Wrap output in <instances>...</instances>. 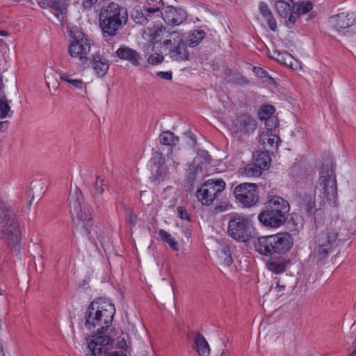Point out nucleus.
Returning a JSON list of instances; mask_svg holds the SVG:
<instances>
[{
  "label": "nucleus",
  "mask_w": 356,
  "mask_h": 356,
  "mask_svg": "<svg viewBox=\"0 0 356 356\" xmlns=\"http://www.w3.org/2000/svg\"><path fill=\"white\" fill-rule=\"evenodd\" d=\"M194 347L193 348L197 351L199 356H209L211 353L210 346L204 338V337L200 333L195 334L193 338Z\"/></svg>",
  "instance_id": "nucleus-28"
},
{
  "label": "nucleus",
  "mask_w": 356,
  "mask_h": 356,
  "mask_svg": "<svg viewBox=\"0 0 356 356\" xmlns=\"http://www.w3.org/2000/svg\"><path fill=\"white\" fill-rule=\"evenodd\" d=\"M267 269L275 274L284 272L286 269V264L281 260H270L266 264Z\"/></svg>",
  "instance_id": "nucleus-38"
},
{
  "label": "nucleus",
  "mask_w": 356,
  "mask_h": 356,
  "mask_svg": "<svg viewBox=\"0 0 356 356\" xmlns=\"http://www.w3.org/2000/svg\"><path fill=\"white\" fill-rule=\"evenodd\" d=\"M156 75L161 79H164L166 80H171L172 78V74L171 71L168 72H156Z\"/></svg>",
  "instance_id": "nucleus-48"
},
{
  "label": "nucleus",
  "mask_w": 356,
  "mask_h": 356,
  "mask_svg": "<svg viewBox=\"0 0 356 356\" xmlns=\"http://www.w3.org/2000/svg\"><path fill=\"white\" fill-rule=\"evenodd\" d=\"M7 33L6 31H0V35L1 36H6L7 35Z\"/></svg>",
  "instance_id": "nucleus-53"
},
{
  "label": "nucleus",
  "mask_w": 356,
  "mask_h": 356,
  "mask_svg": "<svg viewBox=\"0 0 356 356\" xmlns=\"http://www.w3.org/2000/svg\"><path fill=\"white\" fill-rule=\"evenodd\" d=\"M38 3L42 9L53 8L59 12L58 18L60 15L61 19H63L70 2L68 0H38Z\"/></svg>",
  "instance_id": "nucleus-23"
},
{
  "label": "nucleus",
  "mask_w": 356,
  "mask_h": 356,
  "mask_svg": "<svg viewBox=\"0 0 356 356\" xmlns=\"http://www.w3.org/2000/svg\"><path fill=\"white\" fill-rule=\"evenodd\" d=\"M158 234L163 241L168 244V245L172 250H179V248L178 242L175 240L174 237L172 236V235L170 233L161 229L159 230Z\"/></svg>",
  "instance_id": "nucleus-35"
},
{
  "label": "nucleus",
  "mask_w": 356,
  "mask_h": 356,
  "mask_svg": "<svg viewBox=\"0 0 356 356\" xmlns=\"http://www.w3.org/2000/svg\"><path fill=\"white\" fill-rule=\"evenodd\" d=\"M254 162L259 165L262 170H266L270 166L271 159L268 152H262L257 154Z\"/></svg>",
  "instance_id": "nucleus-33"
},
{
  "label": "nucleus",
  "mask_w": 356,
  "mask_h": 356,
  "mask_svg": "<svg viewBox=\"0 0 356 356\" xmlns=\"http://www.w3.org/2000/svg\"><path fill=\"white\" fill-rule=\"evenodd\" d=\"M259 9L261 15L266 19L269 29L273 31H275L277 28V22L273 17V13L269 10L267 4L264 2H261L259 5Z\"/></svg>",
  "instance_id": "nucleus-30"
},
{
  "label": "nucleus",
  "mask_w": 356,
  "mask_h": 356,
  "mask_svg": "<svg viewBox=\"0 0 356 356\" xmlns=\"http://www.w3.org/2000/svg\"><path fill=\"white\" fill-rule=\"evenodd\" d=\"M116 348L118 350L108 351L104 356H127V345L124 339L122 338L118 341Z\"/></svg>",
  "instance_id": "nucleus-39"
},
{
  "label": "nucleus",
  "mask_w": 356,
  "mask_h": 356,
  "mask_svg": "<svg viewBox=\"0 0 356 356\" xmlns=\"http://www.w3.org/2000/svg\"><path fill=\"white\" fill-rule=\"evenodd\" d=\"M0 233L1 239L11 248L18 250L22 240V227L13 211L7 205H0Z\"/></svg>",
  "instance_id": "nucleus-6"
},
{
  "label": "nucleus",
  "mask_w": 356,
  "mask_h": 356,
  "mask_svg": "<svg viewBox=\"0 0 356 356\" xmlns=\"http://www.w3.org/2000/svg\"><path fill=\"white\" fill-rule=\"evenodd\" d=\"M104 180L100 178H97L95 185V193L97 194H102L104 191Z\"/></svg>",
  "instance_id": "nucleus-44"
},
{
  "label": "nucleus",
  "mask_w": 356,
  "mask_h": 356,
  "mask_svg": "<svg viewBox=\"0 0 356 356\" xmlns=\"http://www.w3.org/2000/svg\"><path fill=\"white\" fill-rule=\"evenodd\" d=\"M350 356H356V339L353 343V351L350 354Z\"/></svg>",
  "instance_id": "nucleus-51"
},
{
  "label": "nucleus",
  "mask_w": 356,
  "mask_h": 356,
  "mask_svg": "<svg viewBox=\"0 0 356 356\" xmlns=\"http://www.w3.org/2000/svg\"><path fill=\"white\" fill-rule=\"evenodd\" d=\"M160 143L165 146H172L178 143L179 138L171 131H163L159 135Z\"/></svg>",
  "instance_id": "nucleus-37"
},
{
  "label": "nucleus",
  "mask_w": 356,
  "mask_h": 356,
  "mask_svg": "<svg viewBox=\"0 0 356 356\" xmlns=\"http://www.w3.org/2000/svg\"><path fill=\"white\" fill-rule=\"evenodd\" d=\"M286 218V214L269 209L261 211L258 216V219L263 225L273 228L280 227Z\"/></svg>",
  "instance_id": "nucleus-17"
},
{
  "label": "nucleus",
  "mask_w": 356,
  "mask_h": 356,
  "mask_svg": "<svg viewBox=\"0 0 356 356\" xmlns=\"http://www.w3.org/2000/svg\"><path fill=\"white\" fill-rule=\"evenodd\" d=\"M87 356H104L113 347L114 340L101 331L86 339Z\"/></svg>",
  "instance_id": "nucleus-12"
},
{
  "label": "nucleus",
  "mask_w": 356,
  "mask_h": 356,
  "mask_svg": "<svg viewBox=\"0 0 356 356\" xmlns=\"http://www.w3.org/2000/svg\"><path fill=\"white\" fill-rule=\"evenodd\" d=\"M144 37L149 40V43L144 47V51L149 53L153 50V47L159 43L163 44L166 48L172 46V40L181 42L182 33L179 31L169 32L165 27L159 26L153 28L147 27L144 30Z\"/></svg>",
  "instance_id": "nucleus-7"
},
{
  "label": "nucleus",
  "mask_w": 356,
  "mask_h": 356,
  "mask_svg": "<svg viewBox=\"0 0 356 356\" xmlns=\"http://www.w3.org/2000/svg\"><path fill=\"white\" fill-rule=\"evenodd\" d=\"M10 111V107L9 106V104L4 96V95H2L1 97H0V117L1 118H5L6 116H8V113Z\"/></svg>",
  "instance_id": "nucleus-41"
},
{
  "label": "nucleus",
  "mask_w": 356,
  "mask_h": 356,
  "mask_svg": "<svg viewBox=\"0 0 356 356\" xmlns=\"http://www.w3.org/2000/svg\"><path fill=\"white\" fill-rule=\"evenodd\" d=\"M275 108L271 105H264L261 107L259 111V117L260 120L266 122V127L268 130L272 129L277 126V120L273 117Z\"/></svg>",
  "instance_id": "nucleus-26"
},
{
  "label": "nucleus",
  "mask_w": 356,
  "mask_h": 356,
  "mask_svg": "<svg viewBox=\"0 0 356 356\" xmlns=\"http://www.w3.org/2000/svg\"><path fill=\"white\" fill-rule=\"evenodd\" d=\"M177 215L178 217L180 218L181 219L187 220H189V216L188 215L186 210L181 207L177 208Z\"/></svg>",
  "instance_id": "nucleus-47"
},
{
  "label": "nucleus",
  "mask_w": 356,
  "mask_h": 356,
  "mask_svg": "<svg viewBox=\"0 0 356 356\" xmlns=\"http://www.w3.org/2000/svg\"><path fill=\"white\" fill-rule=\"evenodd\" d=\"M355 14L341 13L332 16L330 19V25L337 31L341 29H347L354 24L355 22Z\"/></svg>",
  "instance_id": "nucleus-18"
},
{
  "label": "nucleus",
  "mask_w": 356,
  "mask_h": 356,
  "mask_svg": "<svg viewBox=\"0 0 356 356\" xmlns=\"http://www.w3.org/2000/svg\"><path fill=\"white\" fill-rule=\"evenodd\" d=\"M70 41L67 47L70 56L83 63L86 61L91 49L90 40L88 36L75 27L70 30Z\"/></svg>",
  "instance_id": "nucleus-8"
},
{
  "label": "nucleus",
  "mask_w": 356,
  "mask_h": 356,
  "mask_svg": "<svg viewBox=\"0 0 356 356\" xmlns=\"http://www.w3.org/2000/svg\"><path fill=\"white\" fill-rule=\"evenodd\" d=\"M275 8L280 16L285 19L287 27L291 28L297 20V16L293 13V6L283 1L280 0L275 3Z\"/></svg>",
  "instance_id": "nucleus-19"
},
{
  "label": "nucleus",
  "mask_w": 356,
  "mask_h": 356,
  "mask_svg": "<svg viewBox=\"0 0 356 356\" xmlns=\"http://www.w3.org/2000/svg\"><path fill=\"white\" fill-rule=\"evenodd\" d=\"M211 160V156L206 151H201L198 156L194 159V162H201L202 165L204 164L210 163ZM201 168L202 166L200 167Z\"/></svg>",
  "instance_id": "nucleus-42"
},
{
  "label": "nucleus",
  "mask_w": 356,
  "mask_h": 356,
  "mask_svg": "<svg viewBox=\"0 0 356 356\" xmlns=\"http://www.w3.org/2000/svg\"><path fill=\"white\" fill-rule=\"evenodd\" d=\"M256 127V120L248 114L236 115L229 124V129L232 135L239 139L249 136Z\"/></svg>",
  "instance_id": "nucleus-13"
},
{
  "label": "nucleus",
  "mask_w": 356,
  "mask_h": 356,
  "mask_svg": "<svg viewBox=\"0 0 356 356\" xmlns=\"http://www.w3.org/2000/svg\"><path fill=\"white\" fill-rule=\"evenodd\" d=\"M147 60L151 65H159L163 62V56L160 54H154L150 55Z\"/></svg>",
  "instance_id": "nucleus-43"
},
{
  "label": "nucleus",
  "mask_w": 356,
  "mask_h": 356,
  "mask_svg": "<svg viewBox=\"0 0 356 356\" xmlns=\"http://www.w3.org/2000/svg\"><path fill=\"white\" fill-rule=\"evenodd\" d=\"M68 200L70 213L76 229L97 244L100 241V236L97 228L93 226L91 208L83 202L82 194L79 191L71 193Z\"/></svg>",
  "instance_id": "nucleus-2"
},
{
  "label": "nucleus",
  "mask_w": 356,
  "mask_h": 356,
  "mask_svg": "<svg viewBox=\"0 0 356 356\" xmlns=\"http://www.w3.org/2000/svg\"><path fill=\"white\" fill-rule=\"evenodd\" d=\"M115 54L120 59L127 60L134 66H138L140 63L141 57L139 53L128 46H120Z\"/></svg>",
  "instance_id": "nucleus-22"
},
{
  "label": "nucleus",
  "mask_w": 356,
  "mask_h": 356,
  "mask_svg": "<svg viewBox=\"0 0 356 356\" xmlns=\"http://www.w3.org/2000/svg\"><path fill=\"white\" fill-rule=\"evenodd\" d=\"M151 172L155 180L163 179L168 174V168L165 165V158L156 152L152 159Z\"/></svg>",
  "instance_id": "nucleus-20"
},
{
  "label": "nucleus",
  "mask_w": 356,
  "mask_h": 356,
  "mask_svg": "<svg viewBox=\"0 0 356 356\" xmlns=\"http://www.w3.org/2000/svg\"><path fill=\"white\" fill-rule=\"evenodd\" d=\"M109 66L108 60L106 58L99 53L93 54L91 67L97 78H104L108 73Z\"/></svg>",
  "instance_id": "nucleus-21"
},
{
  "label": "nucleus",
  "mask_w": 356,
  "mask_h": 356,
  "mask_svg": "<svg viewBox=\"0 0 356 356\" xmlns=\"http://www.w3.org/2000/svg\"><path fill=\"white\" fill-rule=\"evenodd\" d=\"M324 200L331 206H334L337 201V179L330 165L322 166L314 190L301 191L297 197V202L300 209L308 215H313L316 224L320 223L323 219Z\"/></svg>",
  "instance_id": "nucleus-1"
},
{
  "label": "nucleus",
  "mask_w": 356,
  "mask_h": 356,
  "mask_svg": "<svg viewBox=\"0 0 356 356\" xmlns=\"http://www.w3.org/2000/svg\"><path fill=\"white\" fill-rule=\"evenodd\" d=\"M8 121H1L0 122V132L3 131L8 129Z\"/></svg>",
  "instance_id": "nucleus-50"
},
{
  "label": "nucleus",
  "mask_w": 356,
  "mask_h": 356,
  "mask_svg": "<svg viewBox=\"0 0 356 356\" xmlns=\"http://www.w3.org/2000/svg\"><path fill=\"white\" fill-rule=\"evenodd\" d=\"M164 22L169 25L178 26L182 24L186 19V13L182 9H177L172 6L164 7L163 5L159 15Z\"/></svg>",
  "instance_id": "nucleus-16"
},
{
  "label": "nucleus",
  "mask_w": 356,
  "mask_h": 356,
  "mask_svg": "<svg viewBox=\"0 0 356 356\" xmlns=\"http://www.w3.org/2000/svg\"><path fill=\"white\" fill-rule=\"evenodd\" d=\"M273 57L277 62L281 63L286 66H289L292 69H297L298 67V60L287 51H275L273 52Z\"/></svg>",
  "instance_id": "nucleus-29"
},
{
  "label": "nucleus",
  "mask_w": 356,
  "mask_h": 356,
  "mask_svg": "<svg viewBox=\"0 0 356 356\" xmlns=\"http://www.w3.org/2000/svg\"><path fill=\"white\" fill-rule=\"evenodd\" d=\"M127 9L114 2L104 5L99 11V24L103 33L109 36L117 34L127 22Z\"/></svg>",
  "instance_id": "nucleus-4"
},
{
  "label": "nucleus",
  "mask_w": 356,
  "mask_h": 356,
  "mask_svg": "<svg viewBox=\"0 0 356 356\" xmlns=\"http://www.w3.org/2000/svg\"><path fill=\"white\" fill-rule=\"evenodd\" d=\"M234 197L243 207H251L259 200L258 186L255 184L243 183L234 188Z\"/></svg>",
  "instance_id": "nucleus-14"
},
{
  "label": "nucleus",
  "mask_w": 356,
  "mask_h": 356,
  "mask_svg": "<svg viewBox=\"0 0 356 356\" xmlns=\"http://www.w3.org/2000/svg\"><path fill=\"white\" fill-rule=\"evenodd\" d=\"M115 314V305L109 300L102 298L95 299L86 312L85 326L88 330H106L111 325Z\"/></svg>",
  "instance_id": "nucleus-3"
},
{
  "label": "nucleus",
  "mask_w": 356,
  "mask_h": 356,
  "mask_svg": "<svg viewBox=\"0 0 356 356\" xmlns=\"http://www.w3.org/2000/svg\"><path fill=\"white\" fill-rule=\"evenodd\" d=\"M216 255L221 265L229 266L233 262L230 250L227 245H220L216 250Z\"/></svg>",
  "instance_id": "nucleus-31"
},
{
  "label": "nucleus",
  "mask_w": 356,
  "mask_h": 356,
  "mask_svg": "<svg viewBox=\"0 0 356 356\" xmlns=\"http://www.w3.org/2000/svg\"><path fill=\"white\" fill-rule=\"evenodd\" d=\"M262 171L261 167L253 161L245 166L243 173L249 177H259L261 175Z\"/></svg>",
  "instance_id": "nucleus-40"
},
{
  "label": "nucleus",
  "mask_w": 356,
  "mask_h": 356,
  "mask_svg": "<svg viewBox=\"0 0 356 356\" xmlns=\"http://www.w3.org/2000/svg\"><path fill=\"white\" fill-rule=\"evenodd\" d=\"M173 163V167L175 168L178 165V163H176L175 161H172Z\"/></svg>",
  "instance_id": "nucleus-56"
},
{
  "label": "nucleus",
  "mask_w": 356,
  "mask_h": 356,
  "mask_svg": "<svg viewBox=\"0 0 356 356\" xmlns=\"http://www.w3.org/2000/svg\"><path fill=\"white\" fill-rule=\"evenodd\" d=\"M225 182L222 179H209L196 191L198 201L204 206H210L225 190Z\"/></svg>",
  "instance_id": "nucleus-10"
},
{
  "label": "nucleus",
  "mask_w": 356,
  "mask_h": 356,
  "mask_svg": "<svg viewBox=\"0 0 356 356\" xmlns=\"http://www.w3.org/2000/svg\"><path fill=\"white\" fill-rule=\"evenodd\" d=\"M0 356H4L2 348L0 347Z\"/></svg>",
  "instance_id": "nucleus-55"
},
{
  "label": "nucleus",
  "mask_w": 356,
  "mask_h": 356,
  "mask_svg": "<svg viewBox=\"0 0 356 356\" xmlns=\"http://www.w3.org/2000/svg\"><path fill=\"white\" fill-rule=\"evenodd\" d=\"M338 233L334 229L321 232L316 238L312 256L317 260L325 259L336 245Z\"/></svg>",
  "instance_id": "nucleus-11"
},
{
  "label": "nucleus",
  "mask_w": 356,
  "mask_h": 356,
  "mask_svg": "<svg viewBox=\"0 0 356 356\" xmlns=\"http://www.w3.org/2000/svg\"><path fill=\"white\" fill-rule=\"evenodd\" d=\"M254 228L251 220L241 215L232 216L228 222L229 236L239 242H248L252 238Z\"/></svg>",
  "instance_id": "nucleus-9"
},
{
  "label": "nucleus",
  "mask_w": 356,
  "mask_h": 356,
  "mask_svg": "<svg viewBox=\"0 0 356 356\" xmlns=\"http://www.w3.org/2000/svg\"><path fill=\"white\" fill-rule=\"evenodd\" d=\"M220 356H230V353L227 350H223Z\"/></svg>",
  "instance_id": "nucleus-52"
},
{
  "label": "nucleus",
  "mask_w": 356,
  "mask_h": 356,
  "mask_svg": "<svg viewBox=\"0 0 356 356\" xmlns=\"http://www.w3.org/2000/svg\"><path fill=\"white\" fill-rule=\"evenodd\" d=\"M98 0H83L82 4L84 8H91Z\"/></svg>",
  "instance_id": "nucleus-49"
},
{
  "label": "nucleus",
  "mask_w": 356,
  "mask_h": 356,
  "mask_svg": "<svg viewBox=\"0 0 356 356\" xmlns=\"http://www.w3.org/2000/svg\"><path fill=\"white\" fill-rule=\"evenodd\" d=\"M59 79L65 81L77 89H83L86 88L85 83L82 79H74L72 74L60 72L59 73Z\"/></svg>",
  "instance_id": "nucleus-32"
},
{
  "label": "nucleus",
  "mask_w": 356,
  "mask_h": 356,
  "mask_svg": "<svg viewBox=\"0 0 356 356\" xmlns=\"http://www.w3.org/2000/svg\"><path fill=\"white\" fill-rule=\"evenodd\" d=\"M267 208L287 215L290 207L288 202L282 197L272 196L269 197L267 202Z\"/></svg>",
  "instance_id": "nucleus-27"
},
{
  "label": "nucleus",
  "mask_w": 356,
  "mask_h": 356,
  "mask_svg": "<svg viewBox=\"0 0 356 356\" xmlns=\"http://www.w3.org/2000/svg\"><path fill=\"white\" fill-rule=\"evenodd\" d=\"M281 140L280 137L269 131H264L259 136V143L267 150L277 149Z\"/></svg>",
  "instance_id": "nucleus-24"
},
{
  "label": "nucleus",
  "mask_w": 356,
  "mask_h": 356,
  "mask_svg": "<svg viewBox=\"0 0 356 356\" xmlns=\"http://www.w3.org/2000/svg\"><path fill=\"white\" fill-rule=\"evenodd\" d=\"M204 36L205 33L202 30H194L191 31L187 37L188 46L191 47H196L203 40Z\"/></svg>",
  "instance_id": "nucleus-34"
},
{
  "label": "nucleus",
  "mask_w": 356,
  "mask_h": 356,
  "mask_svg": "<svg viewBox=\"0 0 356 356\" xmlns=\"http://www.w3.org/2000/svg\"><path fill=\"white\" fill-rule=\"evenodd\" d=\"M293 245V239L287 232L260 236L254 244L256 252L267 257L284 254L291 249Z\"/></svg>",
  "instance_id": "nucleus-5"
},
{
  "label": "nucleus",
  "mask_w": 356,
  "mask_h": 356,
  "mask_svg": "<svg viewBox=\"0 0 356 356\" xmlns=\"http://www.w3.org/2000/svg\"><path fill=\"white\" fill-rule=\"evenodd\" d=\"M285 284H281L280 282L277 280H275V286L274 287V291L277 293V296H282L283 291L285 290Z\"/></svg>",
  "instance_id": "nucleus-46"
},
{
  "label": "nucleus",
  "mask_w": 356,
  "mask_h": 356,
  "mask_svg": "<svg viewBox=\"0 0 356 356\" xmlns=\"http://www.w3.org/2000/svg\"><path fill=\"white\" fill-rule=\"evenodd\" d=\"M184 35L182 34V40L181 42H175L172 40V45H176L174 49L170 50V56L177 61L188 60L189 58L188 52L184 43Z\"/></svg>",
  "instance_id": "nucleus-25"
},
{
  "label": "nucleus",
  "mask_w": 356,
  "mask_h": 356,
  "mask_svg": "<svg viewBox=\"0 0 356 356\" xmlns=\"http://www.w3.org/2000/svg\"><path fill=\"white\" fill-rule=\"evenodd\" d=\"M4 293H5V291L3 289H2L1 287L0 286V296L3 295Z\"/></svg>",
  "instance_id": "nucleus-54"
},
{
  "label": "nucleus",
  "mask_w": 356,
  "mask_h": 356,
  "mask_svg": "<svg viewBox=\"0 0 356 356\" xmlns=\"http://www.w3.org/2000/svg\"><path fill=\"white\" fill-rule=\"evenodd\" d=\"M163 6V2L161 0L156 1L155 4L151 6L149 3L145 6L143 10L136 8L131 13V17L134 21L140 24H146L148 22V17L151 15H159L160 10Z\"/></svg>",
  "instance_id": "nucleus-15"
},
{
  "label": "nucleus",
  "mask_w": 356,
  "mask_h": 356,
  "mask_svg": "<svg viewBox=\"0 0 356 356\" xmlns=\"http://www.w3.org/2000/svg\"><path fill=\"white\" fill-rule=\"evenodd\" d=\"M253 72L257 77L260 79H266L268 77L267 72L259 67H254L253 68Z\"/></svg>",
  "instance_id": "nucleus-45"
},
{
  "label": "nucleus",
  "mask_w": 356,
  "mask_h": 356,
  "mask_svg": "<svg viewBox=\"0 0 356 356\" xmlns=\"http://www.w3.org/2000/svg\"><path fill=\"white\" fill-rule=\"evenodd\" d=\"M313 5L310 1H302L293 5V13L297 16V19L303 15L307 14L312 10Z\"/></svg>",
  "instance_id": "nucleus-36"
}]
</instances>
